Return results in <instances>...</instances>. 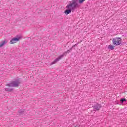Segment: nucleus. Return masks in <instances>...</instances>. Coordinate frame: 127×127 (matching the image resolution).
Listing matches in <instances>:
<instances>
[{"label":"nucleus","instance_id":"nucleus-1","mask_svg":"<svg viewBox=\"0 0 127 127\" xmlns=\"http://www.w3.org/2000/svg\"><path fill=\"white\" fill-rule=\"evenodd\" d=\"M76 7H79V4H78L77 0L71 1V3L66 6L67 9H71L72 10H75Z\"/></svg>","mask_w":127,"mask_h":127},{"label":"nucleus","instance_id":"nucleus-2","mask_svg":"<svg viewBox=\"0 0 127 127\" xmlns=\"http://www.w3.org/2000/svg\"><path fill=\"white\" fill-rule=\"evenodd\" d=\"M72 49L73 48H71L69 50H67V52L63 53L62 55H61L58 58H56L53 62L51 63L50 65H54V64L57 63V62H58V61H59L61 59L63 58L64 56H66V55H67V52H71V50H72Z\"/></svg>","mask_w":127,"mask_h":127},{"label":"nucleus","instance_id":"nucleus-3","mask_svg":"<svg viewBox=\"0 0 127 127\" xmlns=\"http://www.w3.org/2000/svg\"><path fill=\"white\" fill-rule=\"evenodd\" d=\"M112 42L114 45H120L122 42V39L120 37H116L113 39Z\"/></svg>","mask_w":127,"mask_h":127},{"label":"nucleus","instance_id":"nucleus-4","mask_svg":"<svg viewBox=\"0 0 127 127\" xmlns=\"http://www.w3.org/2000/svg\"><path fill=\"white\" fill-rule=\"evenodd\" d=\"M20 84L19 81L17 80L12 81L11 83L6 84V86L7 87H18Z\"/></svg>","mask_w":127,"mask_h":127},{"label":"nucleus","instance_id":"nucleus-5","mask_svg":"<svg viewBox=\"0 0 127 127\" xmlns=\"http://www.w3.org/2000/svg\"><path fill=\"white\" fill-rule=\"evenodd\" d=\"M93 107L94 111H100V109L102 108V105L97 103L94 105Z\"/></svg>","mask_w":127,"mask_h":127},{"label":"nucleus","instance_id":"nucleus-6","mask_svg":"<svg viewBox=\"0 0 127 127\" xmlns=\"http://www.w3.org/2000/svg\"><path fill=\"white\" fill-rule=\"evenodd\" d=\"M20 39V37H18V38L15 37L14 38H12L10 41V44H13L14 43H16V42L19 41Z\"/></svg>","mask_w":127,"mask_h":127},{"label":"nucleus","instance_id":"nucleus-7","mask_svg":"<svg viewBox=\"0 0 127 127\" xmlns=\"http://www.w3.org/2000/svg\"><path fill=\"white\" fill-rule=\"evenodd\" d=\"M6 43H7V41L6 40H4L0 42V48L2 47L4 44H6Z\"/></svg>","mask_w":127,"mask_h":127},{"label":"nucleus","instance_id":"nucleus-8","mask_svg":"<svg viewBox=\"0 0 127 127\" xmlns=\"http://www.w3.org/2000/svg\"><path fill=\"white\" fill-rule=\"evenodd\" d=\"M72 10H71V9H67L65 11V14H66V15H68V14H70V13H71V12H72Z\"/></svg>","mask_w":127,"mask_h":127},{"label":"nucleus","instance_id":"nucleus-9","mask_svg":"<svg viewBox=\"0 0 127 127\" xmlns=\"http://www.w3.org/2000/svg\"><path fill=\"white\" fill-rule=\"evenodd\" d=\"M108 49H110V50H114L115 49V46L112 45H109L108 47Z\"/></svg>","mask_w":127,"mask_h":127},{"label":"nucleus","instance_id":"nucleus-10","mask_svg":"<svg viewBox=\"0 0 127 127\" xmlns=\"http://www.w3.org/2000/svg\"><path fill=\"white\" fill-rule=\"evenodd\" d=\"M5 91H6V92H12V91H13V89H10L9 88H7L5 89Z\"/></svg>","mask_w":127,"mask_h":127},{"label":"nucleus","instance_id":"nucleus-11","mask_svg":"<svg viewBox=\"0 0 127 127\" xmlns=\"http://www.w3.org/2000/svg\"><path fill=\"white\" fill-rule=\"evenodd\" d=\"M80 43H81V42H78L77 43L75 44L74 45L72 46V48H73V47H75V46H77V45L80 44Z\"/></svg>","mask_w":127,"mask_h":127},{"label":"nucleus","instance_id":"nucleus-12","mask_svg":"<svg viewBox=\"0 0 127 127\" xmlns=\"http://www.w3.org/2000/svg\"><path fill=\"white\" fill-rule=\"evenodd\" d=\"M121 103H123L124 102H126V99L125 98H122L120 100Z\"/></svg>","mask_w":127,"mask_h":127},{"label":"nucleus","instance_id":"nucleus-13","mask_svg":"<svg viewBox=\"0 0 127 127\" xmlns=\"http://www.w3.org/2000/svg\"><path fill=\"white\" fill-rule=\"evenodd\" d=\"M18 112L19 114H22L23 113V110L21 109V110H19Z\"/></svg>","mask_w":127,"mask_h":127}]
</instances>
